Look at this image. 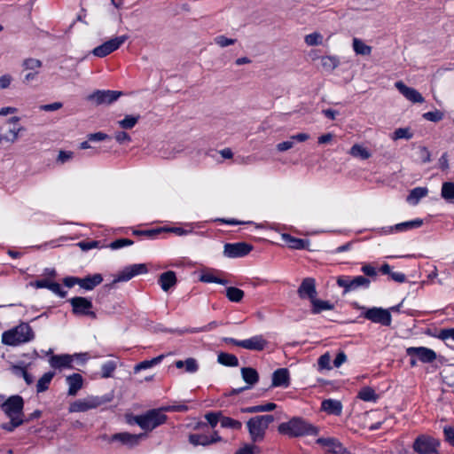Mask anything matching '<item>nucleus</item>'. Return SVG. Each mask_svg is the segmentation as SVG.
<instances>
[{
  "label": "nucleus",
  "mask_w": 454,
  "mask_h": 454,
  "mask_svg": "<svg viewBox=\"0 0 454 454\" xmlns=\"http://www.w3.org/2000/svg\"><path fill=\"white\" fill-rule=\"evenodd\" d=\"M35 338V333L28 323L22 322L19 325L5 331L2 334V342L8 346H18L29 342Z\"/></svg>",
  "instance_id": "f257e3e1"
},
{
  "label": "nucleus",
  "mask_w": 454,
  "mask_h": 454,
  "mask_svg": "<svg viewBox=\"0 0 454 454\" xmlns=\"http://www.w3.org/2000/svg\"><path fill=\"white\" fill-rule=\"evenodd\" d=\"M253 249V246L246 242L226 243L223 247V255L228 258L244 257Z\"/></svg>",
  "instance_id": "4468645a"
},
{
  "label": "nucleus",
  "mask_w": 454,
  "mask_h": 454,
  "mask_svg": "<svg viewBox=\"0 0 454 454\" xmlns=\"http://www.w3.org/2000/svg\"><path fill=\"white\" fill-rule=\"evenodd\" d=\"M12 372L18 378H22L27 385L34 383V377L27 372L26 366L12 365Z\"/></svg>",
  "instance_id": "72a5a7b5"
},
{
  "label": "nucleus",
  "mask_w": 454,
  "mask_h": 454,
  "mask_svg": "<svg viewBox=\"0 0 454 454\" xmlns=\"http://www.w3.org/2000/svg\"><path fill=\"white\" fill-rule=\"evenodd\" d=\"M186 372L194 373L199 370V364L195 358L189 357L184 360V366Z\"/></svg>",
  "instance_id": "6e6d98bb"
},
{
  "label": "nucleus",
  "mask_w": 454,
  "mask_h": 454,
  "mask_svg": "<svg viewBox=\"0 0 454 454\" xmlns=\"http://www.w3.org/2000/svg\"><path fill=\"white\" fill-rule=\"evenodd\" d=\"M411 134L410 133L408 129H397L394 133V139H401V138H406L410 139L411 137Z\"/></svg>",
  "instance_id": "774afa93"
},
{
  "label": "nucleus",
  "mask_w": 454,
  "mask_h": 454,
  "mask_svg": "<svg viewBox=\"0 0 454 454\" xmlns=\"http://www.w3.org/2000/svg\"><path fill=\"white\" fill-rule=\"evenodd\" d=\"M241 376L243 380L247 384V386L232 389L231 393V395H238L243 392L244 390L249 389L259 380V374L257 371L252 367L241 368Z\"/></svg>",
  "instance_id": "dca6fc26"
},
{
  "label": "nucleus",
  "mask_w": 454,
  "mask_h": 454,
  "mask_svg": "<svg viewBox=\"0 0 454 454\" xmlns=\"http://www.w3.org/2000/svg\"><path fill=\"white\" fill-rule=\"evenodd\" d=\"M159 284L163 291L168 292L176 284V273L172 270L162 273L159 278Z\"/></svg>",
  "instance_id": "c85d7f7f"
},
{
  "label": "nucleus",
  "mask_w": 454,
  "mask_h": 454,
  "mask_svg": "<svg viewBox=\"0 0 454 454\" xmlns=\"http://www.w3.org/2000/svg\"><path fill=\"white\" fill-rule=\"evenodd\" d=\"M407 356H416L421 363L429 364L436 359V353L426 347H410L406 348Z\"/></svg>",
  "instance_id": "2eb2a0df"
},
{
  "label": "nucleus",
  "mask_w": 454,
  "mask_h": 454,
  "mask_svg": "<svg viewBox=\"0 0 454 454\" xmlns=\"http://www.w3.org/2000/svg\"><path fill=\"white\" fill-rule=\"evenodd\" d=\"M441 196L447 201L454 200V183H443L441 189Z\"/></svg>",
  "instance_id": "a18cd8bd"
},
{
  "label": "nucleus",
  "mask_w": 454,
  "mask_h": 454,
  "mask_svg": "<svg viewBox=\"0 0 454 454\" xmlns=\"http://www.w3.org/2000/svg\"><path fill=\"white\" fill-rule=\"evenodd\" d=\"M68 301L72 306V312L74 315L87 316L91 318L97 317L96 313L92 310L93 305L90 300L82 296H75Z\"/></svg>",
  "instance_id": "1a4fd4ad"
},
{
  "label": "nucleus",
  "mask_w": 454,
  "mask_h": 454,
  "mask_svg": "<svg viewBox=\"0 0 454 454\" xmlns=\"http://www.w3.org/2000/svg\"><path fill=\"white\" fill-rule=\"evenodd\" d=\"M274 421L272 415H260L251 418L247 422V427L250 439L254 442H262L264 439L266 430Z\"/></svg>",
  "instance_id": "7ed1b4c3"
},
{
  "label": "nucleus",
  "mask_w": 454,
  "mask_h": 454,
  "mask_svg": "<svg viewBox=\"0 0 454 454\" xmlns=\"http://www.w3.org/2000/svg\"><path fill=\"white\" fill-rule=\"evenodd\" d=\"M22 129H23L22 127H20V128L14 127L12 129H10L7 134L0 135V141L4 140V141L10 142V143H14L19 137V132Z\"/></svg>",
  "instance_id": "8fccbe9b"
},
{
  "label": "nucleus",
  "mask_w": 454,
  "mask_h": 454,
  "mask_svg": "<svg viewBox=\"0 0 454 454\" xmlns=\"http://www.w3.org/2000/svg\"><path fill=\"white\" fill-rule=\"evenodd\" d=\"M140 115H126L124 119L118 121L119 126L124 129H130L136 126Z\"/></svg>",
  "instance_id": "49530a36"
},
{
  "label": "nucleus",
  "mask_w": 454,
  "mask_h": 454,
  "mask_svg": "<svg viewBox=\"0 0 454 454\" xmlns=\"http://www.w3.org/2000/svg\"><path fill=\"white\" fill-rule=\"evenodd\" d=\"M102 281V275L99 273H96L94 275H89L82 278H80L79 286L86 291H91L97 286L100 285Z\"/></svg>",
  "instance_id": "a878e982"
},
{
  "label": "nucleus",
  "mask_w": 454,
  "mask_h": 454,
  "mask_svg": "<svg viewBox=\"0 0 454 454\" xmlns=\"http://www.w3.org/2000/svg\"><path fill=\"white\" fill-rule=\"evenodd\" d=\"M443 435L445 441L454 448V427L445 426L443 427Z\"/></svg>",
  "instance_id": "13d9d810"
},
{
  "label": "nucleus",
  "mask_w": 454,
  "mask_h": 454,
  "mask_svg": "<svg viewBox=\"0 0 454 454\" xmlns=\"http://www.w3.org/2000/svg\"><path fill=\"white\" fill-rule=\"evenodd\" d=\"M321 409L328 414L339 416L342 411V403L339 400L325 399L321 403Z\"/></svg>",
  "instance_id": "cd10ccee"
},
{
  "label": "nucleus",
  "mask_w": 454,
  "mask_h": 454,
  "mask_svg": "<svg viewBox=\"0 0 454 454\" xmlns=\"http://www.w3.org/2000/svg\"><path fill=\"white\" fill-rule=\"evenodd\" d=\"M319 370H331V356L329 353L322 355L317 361Z\"/></svg>",
  "instance_id": "5fc2aeb1"
},
{
  "label": "nucleus",
  "mask_w": 454,
  "mask_h": 454,
  "mask_svg": "<svg viewBox=\"0 0 454 454\" xmlns=\"http://www.w3.org/2000/svg\"><path fill=\"white\" fill-rule=\"evenodd\" d=\"M440 442L428 434H420L413 442L412 449L418 454H434L437 452Z\"/></svg>",
  "instance_id": "423d86ee"
},
{
  "label": "nucleus",
  "mask_w": 454,
  "mask_h": 454,
  "mask_svg": "<svg viewBox=\"0 0 454 454\" xmlns=\"http://www.w3.org/2000/svg\"><path fill=\"white\" fill-rule=\"evenodd\" d=\"M240 348L252 350L262 351L267 345L268 341L262 335H254L249 339L240 340Z\"/></svg>",
  "instance_id": "aec40b11"
},
{
  "label": "nucleus",
  "mask_w": 454,
  "mask_h": 454,
  "mask_svg": "<svg viewBox=\"0 0 454 454\" xmlns=\"http://www.w3.org/2000/svg\"><path fill=\"white\" fill-rule=\"evenodd\" d=\"M222 417L221 412H208L205 415L207 421L212 427L217 425Z\"/></svg>",
  "instance_id": "052dcab7"
},
{
  "label": "nucleus",
  "mask_w": 454,
  "mask_h": 454,
  "mask_svg": "<svg viewBox=\"0 0 454 454\" xmlns=\"http://www.w3.org/2000/svg\"><path fill=\"white\" fill-rule=\"evenodd\" d=\"M337 285L340 287L344 288L343 294H347L358 288H369L371 285V280L364 276H356L353 278H350L347 276H340L337 278Z\"/></svg>",
  "instance_id": "6e6552de"
},
{
  "label": "nucleus",
  "mask_w": 454,
  "mask_h": 454,
  "mask_svg": "<svg viewBox=\"0 0 454 454\" xmlns=\"http://www.w3.org/2000/svg\"><path fill=\"white\" fill-rule=\"evenodd\" d=\"M395 88L408 100L412 103H423L425 101L422 95L415 89L406 86L402 81L395 83Z\"/></svg>",
  "instance_id": "6ab92c4d"
},
{
  "label": "nucleus",
  "mask_w": 454,
  "mask_h": 454,
  "mask_svg": "<svg viewBox=\"0 0 454 454\" xmlns=\"http://www.w3.org/2000/svg\"><path fill=\"white\" fill-rule=\"evenodd\" d=\"M217 362L224 366L228 367H237L239 365L238 357L230 353L226 352H219L217 355Z\"/></svg>",
  "instance_id": "7c9ffc66"
},
{
  "label": "nucleus",
  "mask_w": 454,
  "mask_h": 454,
  "mask_svg": "<svg viewBox=\"0 0 454 454\" xmlns=\"http://www.w3.org/2000/svg\"><path fill=\"white\" fill-rule=\"evenodd\" d=\"M145 434H136L124 432L113 434L111 441H119L124 445L134 447L137 445L141 440L145 438Z\"/></svg>",
  "instance_id": "412c9836"
},
{
  "label": "nucleus",
  "mask_w": 454,
  "mask_h": 454,
  "mask_svg": "<svg viewBox=\"0 0 454 454\" xmlns=\"http://www.w3.org/2000/svg\"><path fill=\"white\" fill-rule=\"evenodd\" d=\"M168 417L160 410H149L145 413L134 417V422L146 432L153 431L167 421Z\"/></svg>",
  "instance_id": "39448f33"
},
{
  "label": "nucleus",
  "mask_w": 454,
  "mask_h": 454,
  "mask_svg": "<svg viewBox=\"0 0 454 454\" xmlns=\"http://www.w3.org/2000/svg\"><path fill=\"white\" fill-rule=\"evenodd\" d=\"M422 224H423V220L417 218L414 220L403 222V223H397L394 226H391L388 228L387 231H385V233H390L392 231L403 232V231H407L411 229L419 228Z\"/></svg>",
  "instance_id": "393cba45"
},
{
  "label": "nucleus",
  "mask_w": 454,
  "mask_h": 454,
  "mask_svg": "<svg viewBox=\"0 0 454 454\" xmlns=\"http://www.w3.org/2000/svg\"><path fill=\"white\" fill-rule=\"evenodd\" d=\"M310 302L312 305L311 312L313 314H319L324 310H332L334 308L333 304L330 301L318 300L317 297L313 298Z\"/></svg>",
  "instance_id": "473e14b6"
},
{
  "label": "nucleus",
  "mask_w": 454,
  "mask_h": 454,
  "mask_svg": "<svg viewBox=\"0 0 454 454\" xmlns=\"http://www.w3.org/2000/svg\"><path fill=\"white\" fill-rule=\"evenodd\" d=\"M357 396H358V398H360L361 400H363L364 402H376L379 397L378 395L375 393V391L370 387H363L358 392Z\"/></svg>",
  "instance_id": "a19ab883"
},
{
  "label": "nucleus",
  "mask_w": 454,
  "mask_h": 454,
  "mask_svg": "<svg viewBox=\"0 0 454 454\" xmlns=\"http://www.w3.org/2000/svg\"><path fill=\"white\" fill-rule=\"evenodd\" d=\"M114 138L121 145H123V144H126V143H129L131 141L130 136L125 131L116 132L114 135Z\"/></svg>",
  "instance_id": "338daca9"
},
{
  "label": "nucleus",
  "mask_w": 454,
  "mask_h": 454,
  "mask_svg": "<svg viewBox=\"0 0 454 454\" xmlns=\"http://www.w3.org/2000/svg\"><path fill=\"white\" fill-rule=\"evenodd\" d=\"M304 41L309 46H317L322 43L323 36L320 33L314 32L307 35Z\"/></svg>",
  "instance_id": "603ef678"
},
{
  "label": "nucleus",
  "mask_w": 454,
  "mask_h": 454,
  "mask_svg": "<svg viewBox=\"0 0 454 454\" xmlns=\"http://www.w3.org/2000/svg\"><path fill=\"white\" fill-rule=\"evenodd\" d=\"M349 153L356 158H360L362 160H367L371 157V153L364 146L356 144L354 145L349 151Z\"/></svg>",
  "instance_id": "ea45409f"
},
{
  "label": "nucleus",
  "mask_w": 454,
  "mask_h": 454,
  "mask_svg": "<svg viewBox=\"0 0 454 454\" xmlns=\"http://www.w3.org/2000/svg\"><path fill=\"white\" fill-rule=\"evenodd\" d=\"M245 294L237 287L230 286L226 288V297L232 302H239L242 301Z\"/></svg>",
  "instance_id": "79ce46f5"
},
{
  "label": "nucleus",
  "mask_w": 454,
  "mask_h": 454,
  "mask_svg": "<svg viewBox=\"0 0 454 454\" xmlns=\"http://www.w3.org/2000/svg\"><path fill=\"white\" fill-rule=\"evenodd\" d=\"M428 189L427 187H416L410 192L406 200L409 204L415 206L422 198L426 197Z\"/></svg>",
  "instance_id": "c756f323"
},
{
  "label": "nucleus",
  "mask_w": 454,
  "mask_h": 454,
  "mask_svg": "<svg viewBox=\"0 0 454 454\" xmlns=\"http://www.w3.org/2000/svg\"><path fill=\"white\" fill-rule=\"evenodd\" d=\"M282 239L286 241L293 249H303L309 243L307 240L294 238L287 233L282 234Z\"/></svg>",
  "instance_id": "f704fd0d"
},
{
  "label": "nucleus",
  "mask_w": 454,
  "mask_h": 454,
  "mask_svg": "<svg viewBox=\"0 0 454 454\" xmlns=\"http://www.w3.org/2000/svg\"><path fill=\"white\" fill-rule=\"evenodd\" d=\"M164 355H160L151 360H145L140 362L139 364H136L134 367V372L137 373L142 370H146L149 368H152L159 364L163 360Z\"/></svg>",
  "instance_id": "c9c22d12"
},
{
  "label": "nucleus",
  "mask_w": 454,
  "mask_h": 454,
  "mask_svg": "<svg viewBox=\"0 0 454 454\" xmlns=\"http://www.w3.org/2000/svg\"><path fill=\"white\" fill-rule=\"evenodd\" d=\"M48 289L61 298H64L67 295V291L63 290L61 286L57 282L51 281Z\"/></svg>",
  "instance_id": "680f3d73"
},
{
  "label": "nucleus",
  "mask_w": 454,
  "mask_h": 454,
  "mask_svg": "<svg viewBox=\"0 0 454 454\" xmlns=\"http://www.w3.org/2000/svg\"><path fill=\"white\" fill-rule=\"evenodd\" d=\"M355 308L361 310V317L374 324L382 326H390L392 324V316L389 309L381 307L366 308L358 303L354 304Z\"/></svg>",
  "instance_id": "20e7f679"
},
{
  "label": "nucleus",
  "mask_w": 454,
  "mask_h": 454,
  "mask_svg": "<svg viewBox=\"0 0 454 454\" xmlns=\"http://www.w3.org/2000/svg\"><path fill=\"white\" fill-rule=\"evenodd\" d=\"M128 39L127 35L112 38L93 49L92 54L98 58H104L118 50Z\"/></svg>",
  "instance_id": "9d476101"
},
{
  "label": "nucleus",
  "mask_w": 454,
  "mask_h": 454,
  "mask_svg": "<svg viewBox=\"0 0 454 454\" xmlns=\"http://www.w3.org/2000/svg\"><path fill=\"white\" fill-rule=\"evenodd\" d=\"M189 442L194 446L198 445H208L212 442H215L216 439L210 438L209 436L206 434H192L189 436Z\"/></svg>",
  "instance_id": "e433bc0d"
},
{
  "label": "nucleus",
  "mask_w": 454,
  "mask_h": 454,
  "mask_svg": "<svg viewBox=\"0 0 454 454\" xmlns=\"http://www.w3.org/2000/svg\"><path fill=\"white\" fill-rule=\"evenodd\" d=\"M340 64L339 59L334 56H324L321 59L322 67L329 72L333 71Z\"/></svg>",
  "instance_id": "c03bdc74"
},
{
  "label": "nucleus",
  "mask_w": 454,
  "mask_h": 454,
  "mask_svg": "<svg viewBox=\"0 0 454 454\" xmlns=\"http://www.w3.org/2000/svg\"><path fill=\"white\" fill-rule=\"evenodd\" d=\"M74 361V356L71 355H52L49 359L50 365L54 369H64L68 368L72 369V363Z\"/></svg>",
  "instance_id": "4be33fe9"
},
{
  "label": "nucleus",
  "mask_w": 454,
  "mask_h": 454,
  "mask_svg": "<svg viewBox=\"0 0 454 454\" xmlns=\"http://www.w3.org/2000/svg\"><path fill=\"white\" fill-rule=\"evenodd\" d=\"M104 401L98 396L90 395L82 399H78L69 406V412H84L95 409L101 405Z\"/></svg>",
  "instance_id": "9b49d317"
},
{
  "label": "nucleus",
  "mask_w": 454,
  "mask_h": 454,
  "mask_svg": "<svg viewBox=\"0 0 454 454\" xmlns=\"http://www.w3.org/2000/svg\"><path fill=\"white\" fill-rule=\"evenodd\" d=\"M42 61L37 59H26L23 61V67L27 70H31L34 72H38V70L42 67Z\"/></svg>",
  "instance_id": "09e8293b"
},
{
  "label": "nucleus",
  "mask_w": 454,
  "mask_h": 454,
  "mask_svg": "<svg viewBox=\"0 0 454 454\" xmlns=\"http://www.w3.org/2000/svg\"><path fill=\"white\" fill-rule=\"evenodd\" d=\"M147 271V266L145 263L131 264L118 272L113 283L126 282L137 275L145 274Z\"/></svg>",
  "instance_id": "f8f14e48"
},
{
  "label": "nucleus",
  "mask_w": 454,
  "mask_h": 454,
  "mask_svg": "<svg viewBox=\"0 0 454 454\" xmlns=\"http://www.w3.org/2000/svg\"><path fill=\"white\" fill-rule=\"evenodd\" d=\"M298 295L301 299H309L311 301L317 297L316 280L313 278H305L302 279L298 290Z\"/></svg>",
  "instance_id": "f3484780"
},
{
  "label": "nucleus",
  "mask_w": 454,
  "mask_h": 454,
  "mask_svg": "<svg viewBox=\"0 0 454 454\" xmlns=\"http://www.w3.org/2000/svg\"><path fill=\"white\" fill-rule=\"evenodd\" d=\"M423 118L427 121L436 122V121L442 120L443 114L439 110H435V111L425 113L423 114Z\"/></svg>",
  "instance_id": "bf43d9fd"
},
{
  "label": "nucleus",
  "mask_w": 454,
  "mask_h": 454,
  "mask_svg": "<svg viewBox=\"0 0 454 454\" xmlns=\"http://www.w3.org/2000/svg\"><path fill=\"white\" fill-rule=\"evenodd\" d=\"M361 271L367 277L375 278L378 271L375 267L371 264H364L361 268Z\"/></svg>",
  "instance_id": "69168bd1"
},
{
  "label": "nucleus",
  "mask_w": 454,
  "mask_h": 454,
  "mask_svg": "<svg viewBox=\"0 0 454 454\" xmlns=\"http://www.w3.org/2000/svg\"><path fill=\"white\" fill-rule=\"evenodd\" d=\"M68 385V395L74 396L83 386V378L79 373H73L66 378Z\"/></svg>",
  "instance_id": "b1692460"
},
{
  "label": "nucleus",
  "mask_w": 454,
  "mask_h": 454,
  "mask_svg": "<svg viewBox=\"0 0 454 454\" xmlns=\"http://www.w3.org/2000/svg\"><path fill=\"white\" fill-rule=\"evenodd\" d=\"M289 372L286 368L276 370L272 374V387H287L289 385Z\"/></svg>",
  "instance_id": "bb28decb"
},
{
  "label": "nucleus",
  "mask_w": 454,
  "mask_h": 454,
  "mask_svg": "<svg viewBox=\"0 0 454 454\" xmlns=\"http://www.w3.org/2000/svg\"><path fill=\"white\" fill-rule=\"evenodd\" d=\"M116 369V363L114 361H107L101 366L102 378H110Z\"/></svg>",
  "instance_id": "864d4df0"
},
{
  "label": "nucleus",
  "mask_w": 454,
  "mask_h": 454,
  "mask_svg": "<svg viewBox=\"0 0 454 454\" xmlns=\"http://www.w3.org/2000/svg\"><path fill=\"white\" fill-rule=\"evenodd\" d=\"M79 60L73 57H65L60 60L59 69L67 74H71L76 71Z\"/></svg>",
  "instance_id": "2f4dec72"
},
{
  "label": "nucleus",
  "mask_w": 454,
  "mask_h": 454,
  "mask_svg": "<svg viewBox=\"0 0 454 454\" xmlns=\"http://www.w3.org/2000/svg\"><path fill=\"white\" fill-rule=\"evenodd\" d=\"M218 325V323L216 321H212L209 324L200 327V328H186L183 330H176V332L179 334L183 333H201V332H209L213 329H215Z\"/></svg>",
  "instance_id": "37998d69"
},
{
  "label": "nucleus",
  "mask_w": 454,
  "mask_h": 454,
  "mask_svg": "<svg viewBox=\"0 0 454 454\" xmlns=\"http://www.w3.org/2000/svg\"><path fill=\"white\" fill-rule=\"evenodd\" d=\"M282 434L297 437L305 434H317V429L300 418H293L288 422L281 423L278 428Z\"/></svg>",
  "instance_id": "f03ea898"
},
{
  "label": "nucleus",
  "mask_w": 454,
  "mask_h": 454,
  "mask_svg": "<svg viewBox=\"0 0 454 454\" xmlns=\"http://www.w3.org/2000/svg\"><path fill=\"white\" fill-rule=\"evenodd\" d=\"M219 274H222V272L215 269L201 270L200 275V281L203 283H215L226 286L229 281L227 279L219 278Z\"/></svg>",
  "instance_id": "5701e85b"
},
{
  "label": "nucleus",
  "mask_w": 454,
  "mask_h": 454,
  "mask_svg": "<svg viewBox=\"0 0 454 454\" xmlns=\"http://www.w3.org/2000/svg\"><path fill=\"white\" fill-rule=\"evenodd\" d=\"M221 427L225 428H231L235 430H240L242 423L239 420L233 419L229 417H222L220 419Z\"/></svg>",
  "instance_id": "de8ad7c7"
},
{
  "label": "nucleus",
  "mask_w": 454,
  "mask_h": 454,
  "mask_svg": "<svg viewBox=\"0 0 454 454\" xmlns=\"http://www.w3.org/2000/svg\"><path fill=\"white\" fill-rule=\"evenodd\" d=\"M353 50L357 55L368 56L372 53V47L365 44L361 39L355 37L353 39Z\"/></svg>",
  "instance_id": "58836bf2"
},
{
  "label": "nucleus",
  "mask_w": 454,
  "mask_h": 454,
  "mask_svg": "<svg viewBox=\"0 0 454 454\" xmlns=\"http://www.w3.org/2000/svg\"><path fill=\"white\" fill-rule=\"evenodd\" d=\"M0 407L7 418H24V400L19 395H11Z\"/></svg>",
  "instance_id": "0eeeda50"
},
{
  "label": "nucleus",
  "mask_w": 454,
  "mask_h": 454,
  "mask_svg": "<svg viewBox=\"0 0 454 454\" xmlns=\"http://www.w3.org/2000/svg\"><path fill=\"white\" fill-rule=\"evenodd\" d=\"M133 241L129 239H119L110 243L109 247L113 250L120 249L123 247L131 246Z\"/></svg>",
  "instance_id": "4d7b16f0"
},
{
  "label": "nucleus",
  "mask_w": 454,
  "mask_h": 454,
  "mask_svg": "<svg viewBox=\"0 0 454 454\" xmlns=\"http://www.w3.org/2000/svg\"><path fill=\"white\" fill-rule=\"evenodd\" d=\"M235 42V39L227 38L224 35H218L215 38V43L222 48L234 44Z\"/></svg>",
  "instance_id": "0e129e2a"
},
{
  "label": "nucleus",
  "mask_w": 454,
  "mask_h": 454,
  "mask_svg": "<svg viewBox=\"0 0 454 454\" xmlns=\"http://www.w3.org/2000/svg\"><path fill=\"white\" fill-rule=\"evenodd\" d=\"M55 373L53 372H48L44 373L36 383V392L43 393L49 388V386L54 377Z\"/></svg>",
  "instance_id": "4c0bfd02"
},
{
  "label": "nucleus",
  "mask_w": 454,
  "mask_h": 454,
  "mask_svg": "<svg viewBox=\"0 0 454 454\" xmlns=\"http://www.w3.org/2000/svg\"><path fill=\"white\" fill-rule=\"evenodd\" d=\"M10 421L2 425V428L12 432L16 427L21 426L25 422L24 418H8Z\"/></svg>",
  "instance_id": "3c124183"
},
{
  "label": "nucleus",
  "mask_w": 454,
  "mask_h": 454,
  "mask_svg": "<svg viewBox=\"0 0 454 454\" xmlns=\"http://www.w3.org/2000/svg\"><path fill=\"white\" fill-rule=\"evenodd\" d=\"M437 338L442 340H446L451 339L454 340V327L453 328H444L440 330L437 334Z\"/></svg>",
  "instance_id": "e2e57ef3"
},
{
  "label": "nucleus",
  "mask_w": 454,
  "mask_h": 454,
  "mask_svg": "<svg viewBox=\"0 0 454 454\" xmlns=\"http://www.w3.org/2000/svg\"><path fill=\"white\" fill-rule=\"evenodd\" d=\"M317 443L325 447L329 454H351L338 440L334 438H318Z\"/></svg>",
  "instance_id": "a211bd4d"
},
{
  "label": "nucleus",
  "mask_w": 454,
  "mask_h": 454,
  "mask_svg": "<svg viewBox=\"0 0 454 454\" xmlns=\"http://www.w3.org/2000/svg\"><path fill=\"white\" fill-rule=\"evenodd\" d=\"M121 95L122 92L118 90H98L89 95L87 99L95 102L97 105H110L115 102Z\"/></svg>",
  "instance_id": "ddd939ff"
}]
</instances>
